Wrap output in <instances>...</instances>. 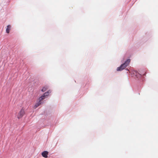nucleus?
<instances>
[{"label":"nucleus","mask_w":158,"mask_h":158,"mask_svg":"<svg viewBox=\"0 0 158 158\" xmlns=\"http://www.w3.org/2000/svg\"><path fill=\"white\" fill-rule=\"evenodd\" d=\"M24 113L25 112L24 110L23 109H21L18 113L17 116L18 118L19 119L22 118L24 115Z\"/></svg>","instance_id":"1"},{"label":"nucleus","mask_w":158,"mask_h":158,"mask_svg":"<svg viewBox=\"0 0 158 158\" xmlns=\"http://www.w3.org/2000/svg\"><path fill=\"white\" fill-rule=\"evenodd\" d=\"M126 67L125 65H123V64H122L120 67L117 68V70L118 71H121L124 69Z\"/></svg>","instance_id":"2"},{"label":"nucleus","mask_w":158,"mask_h":158,"mask_svg":"<svg viewBox=\"0 0 158 158\" xmlns=\"http://www.w3.org/2000/svg\"><path fill=\"white\" fill-rule=\"evenodd\" d=\"M48 152L47 151H44L42 153V156L45 158H47L48 157Z\"/></svg>","instance_id":"3"},{"label":"nucleus","mask_w":158,"mask_h":158,"mask_svg":"<svg viewBox=\"0 0 158 158\" xmlns=\"http://www.w3.org/2000/svg\"><path fill=\"white\" fill-rule=\"evenodd\" d=\"M130 59H128L126 61H125L124 63L123 64V65H124L125 66L127 67V65H128L130 62Z\"/></svg>","instance_id":"4"},{"label":"nucleus","mask_w":158,"mask_h":158,"mask_svg":"<svg viewBox=\"0 0 158 158\" xmlns=\"http://www.w3.org/2000/svg\"><path fill=\"white\" fill-rule=\"evenodd\" d=\"M42 103V102L39 100V101L36 103L34 106V108L35 109L37 108Z\"/></svg>","instance_id":"5"},{"label":"nucleus","mask_w":158,"mask_h":158,"mask_svg":"<svg viewBox=\"0 0 158 158\" xmlns=\"http://www.w3.org/2000/svg\"><path fill=\"white\" fill-rule=\"evenodd\" d=\"M11 26L10 25H8L7 27V28L6 30V31L7 33H9L10 32V30L11 28Z\"/></svg>","instance_id":"6"},{"label":"nucleus","mask_w":158,"mask_h":158,"mask_svg":"<svg viewBox=\"0 0 158 158\" xmlns=\"http://www.w3.org/2000/svg\"><path fill=\"white\" fill-rule=\"evenodd\" d=\"M45 98V96H44V95H43L39 98V100L41 102V101L44 99Z\"/></svg>","instance_id":"7"},{"label":"nucleus","mask_w":158,"mask_h":158,"mask_svg":"<svg viewBox=\"0 0 158 158\" xmlns=\"http://www.w3.org/2000/svg\"><path fill=\"white\" fill-rule=\"evenodd\" d=\"M51 92V91L50 90H49L47 92H45L44 94V95L45 97L48 96V93Z\"/></svg>","instance_id":"8"},{"label":"nucleus","mask_w":158,"mask_h":158,"mask_svg":"<svg viewBox=\"0 0 158 158\" xmlns=\"http://www.w3.org/2000/svg\"><path fill=\"white\" fill-rule=\"evenodd\" d=\"M47 89H48V87L47 86H44L42 89L41 91L42 92H44Z\"/></svg>","instance_id":"9"}]
</instances>
